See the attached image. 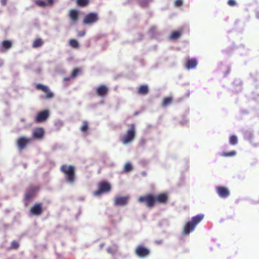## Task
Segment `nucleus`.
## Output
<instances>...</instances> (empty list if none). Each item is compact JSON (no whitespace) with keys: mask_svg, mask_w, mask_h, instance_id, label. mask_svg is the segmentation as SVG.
I'll list each match as a JSON object with an SVG mask.
<instances>
[{"mask_svg":"<svg viewBox=\"0 0 259 259\" xmlns=\"http://www.w3.org/2000/svg\"><path fill=\"white\" fill-rule=\"evenodd\" d=\"M168 200L167 193H162L156 195L148 194L139 197L138 201L140 203H145L149 208H152L156 203L165 204Z\"/></svg>","mask_w":259,"mask_h":259,"instance_id":"obj_1","label":"nucleus"},{"mask_svg":"<svg viewBox=\"0 0 259 259\" xmlns=\"http://www.w3.org/2000/svg\"><path fill=\"white\" fill-rule=\"evenodd\" d=\"M61 171L65 175L67 182L73 184L75 180V170L73 165L63 164L60 167Z\"/></svg>","mask_w":259,"mask_h":259,"instance_id":"obj_2","label":"nucleus"},{"mask_svg":"<svg viewBox=\"0 0 259 259\" xmlns=\"http://www.w3.org/2000/svg\"><path fill=\"white\" fill-rule=\"evenodd\" d=\"M204 214H197L191 218L190 221L188 222L185 225L183 229V233L185 235L189 234L190 232L193 231L196 226L203 220Z\"/></svg>","mask_w":259,"mask_h":259,"instance_id":"obj_3","label":"nucleus"},{"mask_svg":"<svg viewBox=\"0 0 259 259\" xmlns=\"http://www.w3.org/2000/svg\"><path fill=\"white\" fill-rule=\"evenodd\" d=\"M128 126L130 127V128L121 139L122 143L124 145L131 143L136 137V128L135 124H130L128 125Z\"/></svg>","mask_w":259,"mask_h":259,"instance_id":"obj_4","label":"nucleus"},{"mask_svg":"<svg viewBox=\"0 0 259 259\" xmlns=\"http://www.w3.org/2000/svg\"><path fill=\"white\" fill-rule=\"evenodd\" d=\"M111 190V185L106 181L100 182L98 185V190L94 192L96 196H99L102 193L109 192Z\"/></svg>","mask_w":259,"mask_h":259,"instance_id":"obj_5","label":"nucleus"},{"mask_svg":"<svg viewBox=\"0 0 259 259\" xmlns=\"http://www.w3.org/2000/svg\"><path fill=\"white\" fill-rule=\"evenodd\" d=\"M98 19V14L91 12L84 16L83 20V23L85 25H91L97 22Z\"/></svg>","mask_w":259,"mask_h":259,"instance_id":"obj_6","label":"nucleus"},{"mask_svg":"<svg viewBox=\"0 0 259 259\" xmlns=\"http://www.w3.org/2000/svg\"><path fill=\"white\" fill-rule=\"evenodd\" d=\"M135 252L138 256L141 258H144L149 255L150 251L144 245H139L136 248Z\"/></svg>","mask_w":259,"mask_h":259,"instance_id":"obj_7","label":"nucleus"},{"mask_svg":"<svg viewBox=\"0 0 259 259\" xmlns=\"http://www.w3.org/2000/svg\"><path fill=\"white\" fill-rule=\"evenodd\" d=\"M35 88L38 91H41L46 94V98L50 99L54 97V95L53 93L51 92L48 86L45 85L40 83H37L35 85Z\"/></svg>","mask_w":259,"mask_h":259,"instance_id":"obj_8","label":"nucleus"},{"mask_svg":"<svg viewBox=\"0 0 259 259\" xmlns=\"http://www.w3.org/2000/svg\"><path fill=\"white\" fill-rule=\"evenodd\" d=\"M43 209L42 203H36L30 209V213L36 216L41 215Z\"/></svg>","mask_w":259,"mask_h":259,"instance_id":"obj_9","label":"nucleus"},{"mask_svg":"<svg viewBox=\"0 0 259 259\" xmlns=\"http://www.w3.org/2000/svg\"><path fill=\"white\" fill-rule=\"evenodd\" d=\"M50 113L49 110H44L37 114L35 118V121L37 123H40L46 120L49 117Z\"/></svg>","mask_w":259,"mask_h":259,"instance_id":"obj_10","label":"nucleus"},{"mask_svg":"<svg viewBox=\"0 0 259 259\" xmlns=\"http://www.w3.org/2000/svg\"><path fill=\"white\" fill-rule=\"evenodd\" d=\"M68 17L72 24H76L79 19V11L76 9H71L69 11Z\"/></svg>","mask_w":259,"mask_h":259,"instance_id":"obj_11","label":"nucleus"},{"mask_svg":"<svg viewBox=\"0 0 259 259\" xmlns=\"http://www.w3.org/2000/svg\"><path fill=\"white\" fill-rule=\"evenodd\" d=\"M216 191L219 196L221 198H226L230 195L229 189L223 186H218L216 187Z\"/></svg>","mask_w":259,"mask_h":259,"instance_id":"obj_12","label":"nucleus"},{"mask_svg":"<svg viewBox=\"0 0 259 259\" xmlns=\"http://www.w3.org/2000/svg\"><path fill=\"white\" fill-rule=\"evenodd\" d=\"M31 139L24 137H20L17 140V146L20 150L24 149L26 145L31 142Z\"/></svg>","mask_w":259,"mask_h":259,"instance_id":"obj_13","label":"nucleus"},{"mask_svg":"<svg viewBox=\"0 0 259 259\" xmlns=\"http://www.w3.org/2000/svg\"><path fill=\"white\" fill-rule=\"evenodd\" d=\"M97 95L100 97H104L109 92L108 88L104 84L100 85L96 89Z\"/></svg>","mask_w":259,"mask_h":259,"instance_id":"obj_14","label":"nucleus"},{"mask_svg":"<svg viewBox=\"0 0 259 259\" xmlns=\"http://www.w3.org/2000/svg\"><path fill=\"white\" fill-rule=\"evenodd\" d=\"M197 61L195 58H188L185 62V67L188 69H193L197 65Z\"/></svg>","mask_w":259,"mask_h":259,"instance_id":"obj_15","label":"nucleus"},{"mask_svg":"<svg viewBox=\"0 0 259 259\" xmlns=\"http://www.w3.org/2000/svg\"><path fill=\"white\" fill-rule=\"evenodd\" d=\"M129 197L127 196H118L115 199L116 205H125L127 204Z\"/></svg>","mask_w":259,"mask_h":259,"instance_id":"obj_16","label":"nucleus"},{"mask_svg":"<svg viewBox=\"0 0 259 259\" xmlns=\"http://www.w3.org/2000/svg\"><path fill=\"white\" fill-rule=\"evenodd\" d=\"M45 132L42 128L37 127L35 128L33 131V137L36 139H40L44 136Z\"/></svg>","mask_w":259,"mask_h":259,"instance_id":"obj_17","label":"nucleus"},{"mask_svg":"<svg viewBox=\"0 0 259 259\" xmlns=\"http://www.w3.org/2000/svg\"><path fill=\"white\" fill-rule=\"evenodd\" d=\"M149 92V88L147 84H143L139 87L138 93L142 95H146Z\"/></svg>","mask_w":259,"mask_h":259,"instance_id":"obj_18","label":"nucleus"},{"mask_svg":"<svg viewBox=\"0 0 259 259\" xmlns=\"http://www.w3.org/2000/svg\"><path fill=\"white\" fill-rule=\"evenodd\" d=\"M35 190V188L32 187L30 188V190L27 191L25 195V199L26 200H29L31 199L34 194V191Z\"/></svg>","mask_w":259,"mask_h":259,"instance_id":"obj_19","label":"nucleus"},{"mask_svg":"<svg viewBox=\"0 0 259 259\" xmlns=\"http://www.w3.org/2000/svg\"><path fill=\"white\" fill-rule=\"evenodd\" d=\"M182 31L181 30H176L174 31L171 32L170 35L169 36V38L171 39L176 40L179 38L182 35Z\"/></svg>","mask_w":259,"mask_h":259,"instance_id":"obj_20","label":"nucleus"},{"mask_svg":"<svg viewBox=\"0 0 259 259\" xmlns=\"http://www.w3.org/2000/svg\"><path fill=\"white\" fill-rule=\"evenodd\" d=\"M2 46L5 50H8L12 47V43L10 40H4L2 42Z\"/></svg>","mask_w":259,"mask_h":259,"instance_id":"obj_21","label":"nucleus"},{"mask_svg":"<svg viewBox=\"0 0 259 259\" xmlns=\"http://www.w3.org/2000/svg\"><path fill=\"white\" fill-rule=\"evenodd\" d=\"M43 41L42 39L38 38L35 39L33 44H32V47L33 48H37L41 47L43 45Z\"/></svg>","mask_w":259,"mask_h":259,"instance_id":"obj_22","label":"nucleus"},{"mask_svg":"<svg viewBox=\"0 0 259 259\" xmlns=\"http://www.w3.org/2000/svg\"><path fill=\"white\" fill-rule=\"evenodd\" d=\"M69 44L71 47L74 49L78 48L79 46L78 42L75 39H71Z\"/></svg>","mask_w":259,"mask_h":259,"instance_id":"obj_23","label":"nucleus"},{"mask_svg":"<svg viewBox=\"0 0 259 259\" xmlns=\"http://www.w3.org/2000/svg\"><path fill=\"white\" fill-rule=\"evenodd\" d=\"M172 102V98L170 97H166L163 99L162 102V106L166 107L171 104Z\"/></svg>","mask_w":259,"mask_h":259,"instance_id":"obj_24","label":"nucleus"},{"mask_svg":"<svg viewBox=\"0 0 259 259\" xmlns=\"http://www.w3.org/2000/svg\"><path fill=\"white\" fill-rule=\"evenodd\" d=\"M229 143L232 145H237L238 143V138L235 135H232L229 138Z\"/></svg>","mask_w":259,"mask_h":259,"instance_id":"obj_25","label":"nucleus"},{"mask_svg":"<svg viewBox=\"0 0 259 259\" xmlns=\"http://www.w3.org/2000/svg\"><path fill=\"white\" fill-rule=\"evenodd\" d=\"M82 123V125L80 127V130L83 133H86L89 129L88 122L87 121L84 120Z\"/></svg>","mask_w":259,"mask_h":259,"instance_id":"obj_26","label":"nucleus"},{"mask_svg":"<svg viewBox=\"0 0 259 259\" xmlns=\"http://www.w3.org/2000/svg\"><path fill=\"white\" fill-rule=\"evenodd\" d=\"M236 154L235 151H232L228 152H223L221 154V155L223 157H232L234 156Z\"/></svg>","mask_w":259,"mask_h":259,"instance_id":"obj_27","label":"nucleus"},{"mask_svg":"<svg viewBox=\"0 0 259 259\" xmlns=\"http://www.w3.org/2000/svg\"><path fill=\"white\" fill-rule=\"evenodd\" d=\"M77 4L80 7H84L89 4V0H77Z\"/></svg>","mask_w":259,"mask_h":259,"instance_id":"obj_28","label":"nucleus"},{"mask_svg":"<svg viewBox=\"0 0 259 259\" xmlns=\"http://www.w3.org/2000/svg\"><path fill=\"white\" fill-rule=\"evenodd\" d=\"M80 72V69L78 68H76L72 71V72L71 73V77L72 78H75L76 77L77 75L79 74V73Z\"/></svg>","mask_w":259,"mask_h":259,"instance_id":"obj_29","label":"nucleus"},{"mask_svg":"<svg viewBox=\"0 0 259 259\" xmlns=\"http://www.w3.org/2000/svg\"><path fill=\"white\" fill-rule=\"evenodd\" d=\"M133 169V166L132 164L130 163H127L125 164L124 167V170L126 172H129L131 171Z\"/></svg>","mask_w":259,"mask_h":259,"instance_id":"obj_30","label":"nucleus"},{"mask_svg":"<svg viewBox=\"0 0 259 259\" xmlns=\"http://www.w3.org/2000/svg\"><path fill=\"white\" fill-rule=\"evenodd\" d=\"M35 4L39 7H46V4L45 3V2L43 0H36L35 1Z\"/></svg>","mask_w":259,"mask_h":259,"instance_id":"obj_31","label":"nucleus"},{"mask_svg":"<svg viewBox=\"0 0 259 259\" xmlns=\"http://www.w3.org/2000/svg\"><path fill=\"white\" fill-rule=\"evenodd\" d=\"M19 246V243L16 241H13L11 242V248L12 249H17Z\"/></svg>","mask_w":259,"mask_h":259,"instance_id":"obj_32","label":"nucleus"},{"mask_svg":"<svg viewBox=\"0 0 259 259\" xmlns=\"http://www.w3.org/2000/svg\"><path fill=\"white\" fill-rule=\"evenodd\" d=\"M227 4L231 7L235 6L237 4L235 0H228Z\"/></svg>","mask_w":259,"mask_h":259,"instance_id":"obj_33","label":"nucleus"},{"mask_svg":"<svg viewBox=\"0 0 259 259\" xmlns=\"http://www.w3.org/2000/svg\"><path fill=\"white\" fill-rule=\"evenodd\" d=\"M175 5L176 7H180L183 5L182 0H176Z\"/></svg>","mask_w":259,"mask_h":259,"instance_id":"obj_34","label":"nucleus"},{"mask_svg":"<svg viewBox=\"0 0 259 259\" xmlns=\"http://www.w3.org/2000/svg\"><path fill=\"white\" fill-rule=\"evenodd\" d=\"M45 2L46 6H52L54 3V0H44Z\"/></svg>","mask_w":259,"mask_h":259,"instance_id":"obj_35","label":"nucleus"},{"mask_svg":"<svg viewBox=\"0 0 259 259\" xmlns=\"http://www.w3.org/2000/svg\"><path fill=\"white\" fill-rule=\"evenodd\" d=\"M85 34V31L83 30L82 31L78 32V33H77V36L78 37H82V36H84Z\"/></svg>","mask_w":259,"mask_h":259,"instance_id":"obj_36","label":"nucleus"},{"mask_svg":"<svg viewBox=\"0 0 259 259\" xmlns=\"http://www.w3.org/2000/svg\"><path fill=\"white\" fill-rule=\"evenodd\" d=\"M8 0H1V3L3 6H6Z\"/></svg>","mask_w":259,"mask_h":259,"instance_id":"obj_37","label":"nucleus"},{"mask_svg":"<svg viewBox=\"0 0 259 259\" xmlns=\"http://www.w3.org/2000/svg\"><path fill=\"white\" fill-rule=\"evenodd\" d=\"M69 80V78H67V77H66V78H64V80L68 81V80Z\"/></svg>","mask_w":259,"mask_h":259,"instance_id":"obj_38","label":"nucleus"},{"mask_svg":"<svg viewBox=\"0 0 259 259\" xmlns=\"http://www.w3.org/2000/svg\"><path fill=\"white\" fill-rule=\"evenodd\" d=\"M189 96V92H188L187 94V97H188Z\"/></svg>","mask_w":259,"mask_h":259,"instance_id":"obj_39","label":"nucleus"},{"mask_svg":"<svg viewBox=\"0 0 259 259\" xmlns=\"http://www.w3.org/2000/svg\"><path fill=\"white\" fill-rule=\"evenodd\" d=\"M134 114H135V115H137V114H138V113H137V112H135Z\"/></svg>","mask_w":259,"mask_h":259,"instance_id":"obj_40","label":"nucleus"}]
</instances>
